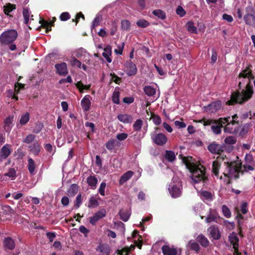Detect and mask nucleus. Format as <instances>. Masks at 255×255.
<instances>
[{
  "mask_svg": "<svg viewBox=\"0 0 255 255\" xmlns=\"http://www.w3.org/2000/svg\"><path fill=\"white\" fill-rule=\"evenodd\" d=\"M16 8L15 5L10 3L6 4L3 6V11L5 14L8 15L9 12Z\"/></svg>",
  "mask_w": 255,
  "mask_h": 255,
  "instance_id": "39",
  "label": "nucleus"
},
{
  "mask_svg": "<svg viewBox=\"0 0 255 255\" xmlns=\"http://www.w3.org/2000/svg\"><path fill=\"white\" fill-rule=\"evenodd\" d=\"M98 202L97 199L94 197H91L89 200V204L88 205L89 207L94 208L98 206Z\"/></svg>",
  "mask_w": 255,
  "mask_h": 255,
  "instance_id": "56",
  "label": "nucleus"
},
{
  "mask_svg": "<svg viewBox=\"0 0 255 255\" xmlns=\"http://www.w3.org/2000/svg\"><path fill=\"white\" fill-rule=\"evenodd\" d=\"M119 95L118 91H115L113 93L112 100L113 102L116 104H119L120 103Z\"/></svg>",
  "mask_w": 255,
  "mask_h": 255,
  "instance_id": "60",
  "label": "nucleus"
},
{
  "mask_svg": "<svg viewBox=\"0 0 255 255\" xmlns=\"http://www.w3.org/2000/svg\"><path fill=\"white\" fill-rule=\"evenodd\" d=\"M130 27V23L128 20H123L121 22V27L125 30H128Z\"/></svg>",
  "mask_w": 255,
  "mask_h": 255,
  "instance_id": "52",
  "label": "nucleus"
},
{
  "mask_svg": "<svg viewBox=\"0 0 255 255\" xmlns=\"http://www.w3.org/2000/svg\"><path fill=\"white\" fill-rule=\"evenodd\" d=\"M174 125L178 128H185L186 127L185 123L182 121H175L174 122Z\"/></svg>",
  "mask_w": 255,
  "mask_h": 255,
  "instance_id": "64",
  "label": "nucleus"
},
{
  "mask_svg": "<svg viewBox=\"0 0 255 255\" xmlns=\"http://www.w3.org/2000/svg\"><path fill=\"white\" fill-rule=\"evenodd\" d=\"M118 119L124 124L130 123L132 121V118L130 115L126 114H121L118 115Z\"/></svg>",
  "mask_w": 255,
  "mask_h": 255,
  "instance_id": "24",
  "label": "nucleus"
},
{
  "mask_svg": "<svg viewBox=\"0 0 255 255\" xmlns=\"http://www.w3.org/2000/svg\"><path fill=\"white\" fill-rule=\"evenodd\" d=\"M176 13L180 17H183L186 14V11L181 6L179 5L176 9Z\"/></svg>",
  "mask_w": 255,
  "mask_h": 255,
  "instance_id": "62",
  "label": "nucleus"
},
{
  "mask_svg": "<svg viewBox=\"0 0 255 255\" xmlns=\"http://www.w3.org/2000/svg\"><path fill=\"white\" fill-rule=\"evenodd\" d=\"M224 126H221V124H214L211 126V130L215 134H219L221 132V128Z\"/></svg>",
  "mask_w": 255,
  "mask_h": 255,
  "instance_id": "41",
  "label": "nucleus"
},
{
  "mask_svg": "<svg viewBox=\"0 0 255 255\" xmlns=\"http://www.w3.org/2000/svg\"><path fill=\"white\" fill-rule=\"evenodd\" d=\"M76 87L79 89L80 92H83L84 90H88L90 89L91 85H83L81 82H78L76 84Z\"/></svg>",
  "mask_w": 255,
  "mask_h": 255,
  "instance_id": "49",
  "label": "nucleus"
},
{
  "mask_svg": "<svg viewBox=\"0 0 255 255\" xmlns=\"http://www.w3.org/2000/svg\"><path fill=\"white\" fill-rule=\"evenodd\" d=\"M152 141L158 145H163L167 141V138L163 133H153L151 135Z\"/></svg>",
  "mask_w": 255,
  "mask_h": 255,
  "instance_id": "8",
  "label": "nucleus"
},
{
  "mask_svg": "<svg viewBox=\"0 0 255 255\" xmlns=\"http://www.w3.org/2000/svg\"><path fill=\"white\" fill-rule=\"evenodd\" d=\"M152 13L159 18L164 19L165 18V13L160 9H156L153 11Z\"/></svg>",
  "mask_w": 255,
  "mask_h": 255,
  "instance_id": "45",
  "label": "nucleus"
},
{
  "mask_svg": "<svg viewBox=\"0 0 255 255\" xmlns=\"http://www.w3.org/2000/svg\"><path fill=\"white\" fill-rule=\"evenodd\" d=\"M78 191V186L76 184L71 185L68 190V194L70 196H74Z\"/></svg>",
  "mask_w": 255,
  "mask_h": 255,
  "instance_id": "38",
  "label": "nucleus"
},
{
  "mask_svg": "<svg viewBox=\"0 0 255 255\" xmlns=\"http://www.w3.org/2000/svg\"><path fill=\"white\" fill-rule=\"evenodd\" d=\"M227 118H229V120L224 125H225L224 130L226 133H235L237 132V126H236V124L231 122V121H230V117H227Z\"/></svg>",
  "mask_w": 255,
  "mask_h": 255,
  "instance_id": "14",
  "label": "nucleus"
},
{
  "mask_svg": "<svg viewBox=\"0 0 255 255\" xmlns=\"http://www.w3.org/2000/svg\"><path fill=\"white\" fill-rule=\"evenodd\" d=\"M133 174V172L131 171H128L124 174L120 178V184H123L127 181L129 179Z\"/></svg>",
  "mask_w": 255,
  "mask_h": 255,
  "instance_id": "33",
  "label": "nucleus"
},
{
  "mask_svg": "<svg viewBox=\"0 0 255 255\" xmlns=\"http://www.w3.org/2000/svg\"><path fill=\"white\" fill-rule=\"evenodd\" d=\"M117 146H119V143L114 139L110 140L106 144L107 148L111 150L114 149Z\"/></svg>",
  "mask_w": 255,
  "mask_h": 255,
  "instance_id": "34",
  "label": "nucleus"
},
{
  "mask_svg": "<svg viewBox=\"0 0 255 255\" xmlns=\"http://www.w3.org/2000/svg\"><path fill=\"white\" fill-rule=\"evenodd\" d=\"M106 211L103 209L96 212L93 217L90 219V222L92 225H95L96 223L100 219L103 218L106 216Z\"/></svg>",
  "mask_w": 255,
  "mask_h": 255,
  "instance_id": "15",
  "label": "nucleus"
},
{
  "mask_svg": "<svg viewBox=\"0 0 255 255\" xmlns=\"http://www.w3.org/2000/svg\"><path fill=\"white\" fill-rule=\"evenodd\" d=\"M224 225L229 230H233L235 227V224L234 222H230L228 220H225L223 222Z\"/></svg>",
  "mask_w": 255,
  "mask_h": 255,
  "instance_id": "47",
  "label": "nucleus"
},
{
  "mask_svg": "<svg viewBox=\"0 0 255 255\" xmlns=\"http://www.w3.org/2000/svg\"><path fill=\"white\" fill-rule=\"evenodd\" d=\"M208 149L213 154H220L223 151L222 146L215 142L209 144L208 146Z\"/></svg>",
  "mask_w": 255,
  "mask_h": 255,
  "instance_id": "20",
  "label": "nucleus"
},
{
  "mask_svg": "<svg viewBox=\"0 0 255 255\" xmlns=\"http://www.w3.org/2000/svg\"><path fill=\"white\" fill-rule=\"evenodd\" d=\"M149 24V22L145 19H139L136 22V25L141 28L146 27Z\"/></svg>",
  "mask_w": 255,
  "mask_h": 255,
  "instance_id": "53",
  "label": "nucleus"
},
{
  "mask_svg": "<svg viewBox=\"0 0 255 255\" xmlns=\"http://www.w3.org/2000/svg\"><path fill=\"white\" fill-rule=\"evenodd\" d=\"M188 246L191 249H192V250H193L196 252H198L200 249L199 245L194 241H192V240L190 241L188 243Z\"/></svg>",
  "mask_w": 255,
  "mask_h": 255,
  "instance_id": "51",
  "label": "nucleus"
},
{
  "mask_svg": "<svg viewBox=\"0 0 255 255\" xmlns=\"http://www.w3.org/2000/svg\"><path fill=\"white\" fill-rule=\"evenodd\" d=\"M106 187V183L105 182H103L100 186L99 189V192L102 196H105V190Z\"/></svg>",
  "mask_w": 255,
  "mask_h": 255,
  "instance_id": "63",
  "label": "nucleus"
},
{
  "mask_svg": "<svg viewBox=\"0 0 255 255\" xmlns=\"http://www.w3.org/2000/svg\"><path fill=\"white\" fill-rule=\"evenodd\" d=\"M3 246L5 250H12L15 247V243L11 238L7 237L4 238L3 240Z\"/></svg>",
  "mask_w": 255,
  "mask_h": 255,
  "instance_id": "16",
  "label": "nucleus"
},
{
  "mask_svg": "<svg viewBox=\"0 0 255 255\" xmlns=\"http://www.w3.org/2000/svg\"><path fill=\"white\" fill-rule=\"evenodd\" d=\"M28 169L31 174H34L35 171V163L32 158H29L28 160Z\"/></svg>",
  "mask_w": 255,
  "mask_h": 255,
  "instance_id": "37",
  "label": "nucleus"
},
{
  "mask_svg": "<svg viewBox=\"0 0 255 255\" xmlns=\"http://www.w3.org/2000/svg\"><path fill=\"white\" fill-rule=\"evenodd\" d=\"M221 167V163L218 161V160H216L213 161L212 164V172L213 176H215L217 179H220L221 180H223L225 181L226 179H224L222 175L219 176V170Z\"/></svg>",
  "mask_w": 255,
  "mask_h": 255,
  "instance_id": "11",
  "label": "nucleus"
},
{
  "mask_svg": "<svg viewBox=\"0 0 255 255\" xmlns=\"http://www.w3.org/2000/svg\"><path fill=\"white\" fill-rule=\"evenodd\" d=\"M236 138L233 136H228L225 139V142L227 144H234L236 143Z\"/></svg>",
  "mask_w": 255,
  "mask_h": 255,
  "instance_id": "55",
  "label": "nucleus"
},
{
  "mask_svg": "<svg viewBox=\"0 0 255 255\" xmlns=\"http://www.w3.org/2000/svg\"><path fill=\"white\" fill-rule=\"evenodd\" d=\"M134 249V246H130L129 248H124L122 250H118V254L120 255H123L125 254L127 255L128 253L131 250H133Z\"/></svg>",
  "mask_w": 255,
  "mask_h": 255,
  "instance_id": "42",
  "label": "nucleus"
},
{
  "mask_svg": "<svg viewBox=\"0 0 255 255\" xmlns=\"http://www.w3.org/2000/svg\"><path fill=\"white\" fill-rule=\"evenodd\" d=\"M17 37V32L14 29L3 32L0 36V41L3 44H8L14 41Z\"/></svg>",
  "mask_w": 255,
  "mask_h": 255,
  "instance_id": "5",
  "label": "nucleus"
},
{
  "mask_svg": "<svg viewBox=\"0 0 255 255\" xmlns=\"http://www.w3.org/2000/svg\"><path fill=\"white\" fill-rule=\"evenodd\" d=\"M240 172H242V166L240 161L232 162L228 166L227 169L223 173L224 178L227 181L228 179H237L239 176Z\"/></svg>",
  "mask_w": 255,
  "mask_h": 255,
  "instance_id": "3",
  "label": "nucleus"
},
{
  "mask_svg": "<svg viewBox=\"0 0 255 255\" xmlns=\"http://www.w3.org/2000/svg\"><path fill=\"white\" fill-rule=\"evenodd\" d=\"M244 20L247 24L253 25L255 24V16L252 14L247 13L244 16Z\"/></svg>",
  "mask_w": 255,
  "mask_h": 255,
  "instance_id": "29",
  "label": "nucleus"
},
{
  "mask_svg": "<svg viewBox=\"0 0 255 255\" xmlns=\"http://www.w3.org/2000/svg\"><path fill=\"white\" fill-rule=\"evenodd\" d=\"M143 90L145 93L148 96L154 95L156 92L155 89L150 86H145Z\"/></svg>",
  "mask_w": 255,
  "mask_h": 255,
  "instance_id": "40",
  "label": "nucleus"
},
{
  "mask_svg": "<svg viewBox=\"0 0 255 255\" xmlns=\"http://www.w3.org/2000/svg\"><path fill=\"white\" fill-rule=\"evenodd\" d=\"M222 107L221 103L217 101L204 107V111L209 113H214L219 110Z\"/></svg>",
  "mask_w": 255,
  "mask_h": 255,
  "instance_id": "10",
  "label": "nucleus"
},
{
  "mask_svg": "<svg viewBox=\"0 0 255 255\" xmlns=\"http://www.w3.org/2000/svg\"><path fill=\"white\" fill-rule=\"evenodd\" d=\"M223 214L225 217L229 218L231 217V212L229 208L226 205H223L222 207Z\"/></svg>",
  "mask_w": 255,
  "mask_h": 255,
  "instance_id": "46",
  "label": "nucleus"
},
{
  "mask_svg": "<svg viewBox=\"0 0 255 255\" xmlns=\"http://www.w3.org/2000/svg\"><path fill=\"white\" fill-rule=\"evenodd\" d=\"M89 53L83 48H79L74 50L72 53V56L80 59H84L89 57Z\"/></svg>",
  "mask_w": 255,
  "mask_h": 255,
  "instance_id": "12",
  "label": "nucleus"
},
{
  "mask_svg": "<svg viewBox=\"0 0 255 255\" xmlns=\"http://www.w3.org/2000/svg\"><path fill=\"white\" fill-rule=\"evenodd\" d=\"M168 191L173 198L180 196L182 193V186L178 178L173 177L168 186Z\"/></svg>",
  "mask_w": 255,
  "mask_h": 255,
  "instance_id": "4",
  "label": "nucleus"
},
{
  "mask_svg": "<svg viewBox=\"0 0 255 255\" xmlns=\"http://www.w3.org/2000/svg\"><path fill=\"white\" fill-rule=\"evenodd\" d=\"M13 122V118L11 117H7L4 121V128L7 131L9 130V127L10 125H11L12 123Z\"/></svg>",
  "mask_w": 255,
  "mask_h": 255,
  "instance_id": "54",
  "label": "nucleus"
},
{
  "mask_svg": "<svg viewBox=\"0 0 255 255\" xmlns=\"http://www.w3.org/2000/svg\"><path fill=\"white\" fill-rule=\"evenodd\" d=\"M10 145L6 144L2 146L0 151V162L6 159L10 154Z\"/></svg>",
  "mask_w": 255,
  "mask_h": 255,
  "instance_id": "19",
  "label": "nucleus"
},
{
  "mask_svg": "<svg viewBox=\"0 0 255 255\" xmlns=\"http://www.w3.org/2000/svg\"><path fill=\"white\" fill-rule=\"evenodd\" d=\"M218 218V214L215 210L210 209L209 214L206 218V222L210 223L213 222H216Z\"/></svg>",
  "mask_w": 255,
  "mask_h": 255,
  "instance_id": "22",
  "label": "nucleus"
},
{
  "mask_svg": "<svg viewBox=\"0 0 255 255\" xmlns=\"http://www.w3.org/2000/svg\"><path fill=\"white\" fill-rule=\"evenodd\" d=\"M151 118L152 119L154 124L157 126L159 125L161 123V118L157 115L152 114Z\"/></svg>",
  "mask_w": 255,
  "mask_h": 255,
  "instance_id": "59",
  "label": "nucleus"
},
{
  "mask_svg": "<svg viewBox=\"0 0 255 255\" xmlns=\"http://www.w3.org/2000/svg\"><path fill=\"white\" fill-rule=\"evenodd\" d=\"M29 120V113H26L24 115H22L20 120V124L21 125H25Z\"/></svg>",
  "mask_w": 255,
  "mask_h": 255,
  "instance_id": "50",
  "label": "nucleus"
},
{
  "mask_svg": "<svg viewBox=\"0 0 255 255\" xmlns=\"http://www.w3.org/2000/svg\"><path fill=\"white\" fill-rule=\"evenodd\" d=\"M87 182L88 185L92 189H95L98 183V179L94 176H90L87 179Z\"/></svg>",
  "mask_w": 255,
  "mask_h": 255,
  "instance_id": "28",
  "label": "nucleus"
},
{
  "mask_svg": "<svg viewBox=\"0 0 255 255\" xmlns=\"http://www.w3.org/2000/svg\"><path fill=\"white\" fill-rule=\"evenodd\" d=\"M183 161L191 173V177L193 183L204 182L206 179L204 168L201 165L196 164L192 157H184Z\"/></svg>",
  "mask_w": 255,
  "mask_h": 255,
  "instance_id": "2",
  "label": "nucleus"
},
{
  "mask_svg": "<svg viewBox=\"0 0 255 255\" xmlns=\"http://www.w3.org/2000/svg\"><path fill=\"white\" fill-rule=\"evenodd\" d=\"M165 157L169 161L172 162L175 159V155L172 151H166Z\"/></svg>",
  "mask_w": 255,
  "mask_h": 255,
  "instance_id": "48",
  "label": "nucleus"
},
{
  "mask_svg": "<svg viewBox=\"0 0 255 255\" xmlns=\"http://www.w3.org/2000/svg\"><path fill=\"white\" fill-rule=\"evenodd\" d=\"M91 99V97L89 95H87L81 100V105L84 111H88L90 109Z\"/></svg>",
  "mask_w": 255,
  "mask_h": 255,
  "instance_id": "18",
  "label": "nucleus"
},
{
  "mask_svg": "<svg viewBox=\"0 0 255 255\" xmlns=\"http://www.w3.org/2000/svg\"><path fill=\"white\" fill-rule=\"evenodd\" d=\"M35 136L32 134L28 135L23 140L26 143L29 144L31 143L34 140Z\"/></svg>",
  "mask_w": 255,
  "mask_h": 255,
  "instance_id": "57",
  "label": "nucleus"
},
{
  "mask_svg": "<svg viewBox=\"0 0 255 255\" xmlns=\"http://www.w3.org/2000/svg\"><path fill=\"white\" fill-rule=\"evenodd\" d=\"M253 78L252 71L249 67L240 73L239 76V86L241 88L246 85V87L241 92H234L231 95V100L227 103L230 105L235 103L243 104L250 100L254 92L252 87L250 85L251 80Z\"/></svg>",
  "mask_w": 255,
  "mask_h": 255,
  "instance_id": "1",
  "label": "nucleus"
},
{
  "mask_svg": "<svg viewBox=\"0 0 255 255\" xmlns=\"http://www.w3.org/2000/svg\"><path fill=\"white\" fill-rule=\"evenodd\" d=\"M96 250L106 255H109L110 253V248L108 245H100L97 248Z\"/></svg>",
  "mask_w": 255,
  "mask_h": 255,
  "instance_id": "32",
  "label": "nucleus"
},
{
  "mask_svg": "<svg viewBox=\"0 0 255 255\" xmlns=\"http://www.w3.org/2000/svg\"><path fill=\"white\" fill-rule=\"evenodd\" d=\"M119 215L120 216V218L124 222H127L129 218V217L131 215V210L130 209L128 210H124L122 209L119 212Z\"/></svg>",
  "mask_w": 255,
  "mask_h": 255,
  "instance_id": "26",
  "label": "nucleus"
},
{
  "mask_svg": "<svg viewBox=\"0 0 255 255\" xmlns=\"http://www.w3.org/2000/svg\"><path fill=\"white\" fill-rule=\"evenodd\" d=\"M200 196L205 202L208 203L213 200V196L210 192L202 191L200 192Z\"/></svg>",
  "mask_w": 255,
  "mask_h": 255,
  "instance_id": "27",
  "label": "nucleus"
},
{
  "mask_svg": "<svg viewBox=\"0 0 255 255\" xmlns=\"http://www.w3.org/2000/svg\"><path fill=\"white\" fill-rule=\"evenodd\" d=\"M126 72L128 76L135 75L137 72L136 67L131 61L126 63Z\"/></svg>",
  "mask_w": 255,
  "mask_h": 255,
  "instance_id": "21",
  "label": "nucleus"
},
{
  "mask_svg": "<svg viewBox=\"0 0 255 255\" xmlns=\"http://www.w3.org/2000/svg\"><path fill=\"white\" fill-rule=\"evenodd\" d=\"M186 28L187 30L192 33H196L197 32V29L196 27L195 26L194 23L191 21H189L187 22L186 24Z\"/></svg>",
  "mask_w": 255,
  "mask_h": 255,
  "instance_id": "35",
  "label": "nucleus"
},
{
  "mask_svg": "<svg viewBox=\"0 0 255 255\" xmlns=\"http://www.w3.org/2000/svg\"><path fill=\"white\" fill-rule=\"evenodd\" d=\"M143 125V122L140 119L137 120L133 125V128L135 131H139L140 130L142 126Z\"/></svg>",
  "mask_w": 255,
  "mask_h": 255,
  "instance_id": "44",
  "label": "nucleus"
},
{
  "mask_svg": "<svg viewBox=\"0 0 255 255\" xmlns=\"http://www.w3.org/2000/svg\"><path fill=\"white\" fill-rule=\"evenodd\" d=\"M117 45V48L114 50V52L116 54L119 55H122L125 46L124 42H122L119 44L116 42Z\"/></svg>",
  "mask_w": 255,
  "mask_h": 255,
  "instance_id": "43",
  "label": "nucleus"
},
{
  "mask_svg": "<svg viewBox=\"0 0 255 255\" xmlns=\"http://www.w3.org/2000/svg\"><path fill=\"white\" fill-rule=\"evenodd\" d=\"M4 176H8L14 179L16 177V171L14 168H11L8 172L4 174Z\"/></svg>",
  "mask_w": 255,
  "mask_h": 255,
  "instance_id": "61",
  "label": "nucleus"
},
{
  "mask_svg": "<svg viewBox=\"0 0 255 255\" xmlns=\"http://www.w3.org/2000/svg\"><path fill=\"white\" fill-rule=\"evenodd\" d=\"M228 120L229 118H221L216 120L203 118L199 121L194 120V122L202 123L204 126L213 125L214 124H221V126H223Z\"/></svg>",
  "mask_w": 255,
  "mask_h": 255,
  "instance_id": "6",
  "label": "nucleus"
},
{
  "mask_svg": "<svg viewBox=\"0 0 255 255\" xmlns=\"http://www.w3.org/2000/svg\"><path fill=\"white\" fill-rule=\"evenodd\" d=\"M162 251L164 255H176L177 254L176 249L166 245L162 247Z\"/></svg>",
  "mask_w": 255,
  "mask_h": 255,
  "instance_id": "23",
  "label": "nucleus"
},
{
  "mask_svg": "<svg viewBox=\"0 0 255 255\" xmlns=\"http://www.w3.org/2000/svg\"><path fill=\"white\" fill-rule=\"evenodd\" d=\"M255 168V161L250 154H247L245 158V163L242 167V172L253 171Z\"/></svg>",
  "mask_w": 255,
  "mask_h": 255,
  "instance_id": "7",
  "label": "nucleus"
},
{
  "mask_svg": "<svg viewBox=\"0 0 255 255\" xmlns=\"http://www.w3.org/2000/svg\"><path fill=\"white\" fill-rule=\"evenodd\" d=\"M55 68L56 74L61 76L64 75V63L56 64Z\"/></svg>",
  "mask_w": 255,
  "mask_h": 255,
  "instance_id": "36",
  "label": "nucleus"
},
{
  "mask_svg": "<svg viewBox=\"0 0 255 255\" xmlns=\"http://www.w3.org/2000/svg\"><path fill=\"white\" fill-rule=\"evenodd\" d=\"M229 240L231 244L233 245V248L234 249V255H239L238 252L239 240L237 234L235 232H233L232 233L230 234L229 236Z\"/></svg>",
  "mask_w": 255,
  "mask_h": 255,
  "instance_id": "9",
  "label": "nucleus"
},
{
  "mask_svg": "<svg viewBox=\"0 0 255 255\" xmlns=\"http://www.w3.org/2000/svg\"><path fill=\"white\" fill-rule=\"evenodd\" d=\"M208 232L211 238L214 240H219L221 237V234L219 228L216 226H211L208 230Z\"/></svg>",
  "mask_w": 255,
  "mask_h": 255,
  "instance_id": "13",
  "label": "nucleus"
},
{
  "mask_svg": "<svg viewBox=\"0 0 255 255\" xmlns=\"http://www.w3.org/2000/svg\"><path fill=\"white\" fill-rule=\"evenodd\" d=\"M29 148L30 151L35 155H38L40 151V146L37 141L34 142L32 145H29Z\"/></svg>",
  "mask_w": 255,
  "mask_h": 255,
  "instance_id": "31",
  "label": "nucleus"
},
{
  "mask_svg": "<svg viewBox=\"0 0 255 255\" xmlns=\"http://www.w3.org/2000/svg\"><path fill=\"white\" fill-rule=\"evenodd\" d=\"M196 240L203 247H207L209 245V241L208 239L202 234L199 235Z\"/></svg>",
  "mask_w": 255,
  "mask_h": 255,
  "instance_id": "30",
  "label": "nucleus"
},
{
  "mask_svg": "<svg viewBox=\"0 0 255 255\" xmlns=\"http://www.w3.org/2000/svg\"><path fill=\"white\" fill-rule=\"evenodd\" d=\"M112 54V47L110 45H107L104 49L102 53L103 57L106 59L108 63H111L112 61L111 57Z\"/></svg>",
  "mask_w": 255,
  "mask_h": 255,
  "instance_id": "25",
  "label": "nucleus"
},
{
  "mask_svg": "<svg viewBox=\"0 0 255 255\" xmlns=\"http://www.w3.org/2000/svg\"><path fill=\"white\" fill-rule=\"evenodd\" d=\"M22 13L24 18V23L25 24H27L29 19V12L27 9L24 8L23 9Z\"/></svg>",
  "mask_w": 255,
  "mask_h": 255,
  "instance_id": "58",
  "label": "nucleus"
},
{
  "mask_svg": "<svg viewBox=\"0 0 255 255\" xmlns=\"http://www.w3.org/2000/svg\"><path fill=\"white\" fill-rule=\"evenodd\" d=\"M69 64L75 68L82 69L84 71L87 70V67L84 64H82L81 62L76 59L75 57L72 56L69 61Z\"/></svg>",
  "mask_w": 255,
  "mask_h": 255,
  "instance_id": "17",
  "label": "nucleus"
}]
</instances>
